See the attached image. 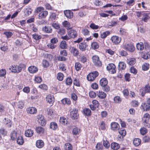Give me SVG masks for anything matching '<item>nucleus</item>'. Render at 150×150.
Listing matches in <instances>:
<instances>
[{"label":"nucleus","mask_w":150,"mask_h":150,"mask_svg":"<svg viewBox=\"0 0 150 150\" xmlns=\"http://www.w3.org/2000/svg\"><path fill=\"white\" fill-rule=\"evenodd\" d=\"M97 94L99 98L101 99L105 98L106 96V94L102 91H97Z\"/></svg>","instance_id":"23"},{"label":"nucleus","mask_w":150,"mask_h":150,"mask_svg":"<svg viewBox=\"0 0 150 150\" xmlns=\"http://www.w3.org/2000/svg\"><path fill=\"white\" fill-rule=\"evenodd\" d=\"M140 132L142 135H144L147 132V130L146 128L143 127L140 129Z\"/></svg>","instance_id":"54"},{"label":"nucleus","mask_w":150,"mask_h":150,"mask_svg":"<svg viewBox=\"0 0 150 150\" xmlns=\"http://www.w3.org/2000/svg\"><path fill=\"white\" fill-rule=\"evenodd\" d=\"M60 47L62 49H66L67 47L66 42L65 41H62L60 45Z\"/></svg>","instance_id":"39"},{"label":"nucleus","mask_w":150,"mask_h":150,"mask_svg":"<svg viewBox=\"0 0 150 150\" xmlns=\"http://www.w3.org/2000/svg\"><path fill=\"white\" fill-rule=\"evenodd\" d=\"M33 38L36 40H38L42 38V36L36 34H34L32 35Z\"/></svg>","instance_id":"45"},{"label":"nucleus","mask_w":150,"mask_h":150,"mask_svg":"<svg viewBox=\"0 0 150 150\" xmlns=\"http://www.w3.org/2000/svg\"><path fill=\"white\" fill-rule=\"evenodd\" d=\"M88 47V45L85 42L81 43L79 44V48L82 51L86 50V48Z\"/></svg>","instance_id":"19"},{"label":"nucleus","mask_w":150,"mask_h":150,"mask_svg":"<svg viewBox=\"0 0 150 150\" xmlns=\"http://www.w3.org/2000/svg\"><path fill=\"white\" fill-rule=\"evenodd\" d=\"M39 87L43 90H46L47 88V86L44 84H42L40 85L39 86Z\"/></svg>","instance_id":"59"},{"label":"nucleus","mask_w":150,"mask_h":150,"mask_svg":"<svg viewBox=\"0 0 150 150\" xmlns=\"http://www.w3.org/2000/svg\"><path fill=\"white\" fill-rule=\"evenodd\" d=\"M141 142V140L139 139L135 138L133 140V143L136 146H138Z\"/></svg>","instance_id":"37"},{"label":"nucleus","mask_w":150,"mask_h":150,"mask_svg":"<svg viewBox=\"0 0 150 150\" xmlns=\"http://www.w3.org/2000/svg\"><path fill=\"white\" fill-rule=\"evenodd\" d=\"M110 33V32L109 31H106L101 33L100 37L102 38H105L109 35Z\"/></svg>","instance_id":"34"},{"label":"nucleus","mask_w":150,"mask_h":150,"mask_svg":"<svg viewBox=\"0 0 150 150\" xmlns=\"http://www.w3.org/2000/svg\"><path fill=\"white\" fill-rule=\"evenodd\" d=\"M64 13L66 17L69 18H71L73 17V13L70 10H65Z\"/></svg>","instance_id":"14"},{"label":"nucleus","mask_w":150,"mask_h":150,"mask_svg":"<svg viewBox=\"0 0 150 150\" xmlns=\"http://www.w3.org/2000/svg\"><path fill=\"white\" fill-rule=\"evenodd\" d=\"M43 31L47 33H50L52 31V30L51 27L49 26H45L42 28Z\"/></svg>","instance_id":"24"},{"label":"nucleus","mask_w":150,"mask_h":150,"mask_svg":"<svg viewBox=\"0 0 150 150\" xmlns=\"http://www.w3.org/2000/svg\"><path fill=\"white\" fill-rule=\"evenodd\" d=\"M144 46L145 49H149V46L147 43H144V45L142 42L138 43L137 44V48L139 50H142L144 48Z\"/></svg>","instance_id":"2"},{"label":"nucleus","mask_w":150,"mask_h":150,"mask_svg":"<svg viewBox=\"0 0 150 150\" xmlns=\"http://www.w3.org/2000/svg\"><path fill=\"white\" fill-rule=\"evenodd\" d=\"M17 143L19 145H22L24 143V141L23 137L21 136L18 137L17 140Z\"/></svg>","instance_id":"32"},{"label":"nucleus","mask_w":150,"mask_h":150,"mask_svg":"<svg viewBox=\"0 0 150 150\" xmlns=\"http://www.w3.org/2000/svg\"><path fill=\"white\" fill-rule=\"evenodd\" d=\"M61 102L64 105L65 104L70 105L71 104V101L70 99L67 98H65L62 99L61 100Z\"/></svg>","instance_id":"26"},{"label":"nucleus","mask_w":150,"mask_h":150,"mask_svg":"<svg viewBox=\"0 0 150 150\" xmlns=\"http://www.w3.org/2000/svg\"><path fill=\"white\" fill-rule=\"evenodd\" d=\"M71 52L74 56L76 57L79 54V52L76 48L73 47L71 48Z\"/></svg>","instance_id":"29"},{"label":"nucleus","mask_w":150,"mask_h":150,"mask_svg":"<svg viewBox=\"0 0 150 150\" xmlns=\"http://www.w3.org/2000/svg\"><path fill=\"white\" fill-rule=\"evenodd\" d=\"M47 46L50 49H53L54 48L56 47V46L51 42L50 43L47 45Z\"/></svg>","instance_id":"64"},{"label":"nucleus","mask_w":150,"mask_h":150,"mask_svg":"<svg viewBox=\"0 0 150 150\" xmlns=\"http://www.w3.org/2000/svg\"><path fill=\"white\" fill-rule=\"evenodd\" d=\"M119 54L120 55L122 56H126L127 55V53L126 51L122 50L119 52Z\"/></svg>","instance_id":"58"},{"label":"nucleus","mask_w":150,"mask_h":150,"mask_svg":"<svg viewBox=\"0 0 150 150\" xmlns=\"http://www.w3.org/2000/svg\"><path fill=\"white\" fill-rule=\"evenodd\" d=\"M124 49L131 52H133L135 50V47L133 44L128 43L125 44L123 46Z\"/></svg>","instance_id":"5"},{"label":"nucleus","mask_w":150,"mask_h":150,"mask_svg":"<svg viewBox=\"0 0 150 150\" xmlns=\"http://www.w3.org/2000/svg\"><path fill=\"white\" fill-rule=\"evenodd\" d=\"M18 108L22 109L24 106V103L22 101H19L18 102Z\"/></svg>","instance_id":"57"},{"label":"nucleus","mask_w":150,"mask_h":150,"mask_svg":"<svg viewBox=\"0 0 150 150\" xmlns=\"http://www.w3.org/2000/svg\"><path fill=\"white\" fill-rule=\"evenodd\" d=\"M105 52L111 55H113L115 54V52L112 50L111 49L106 50Z\"/></svg>","instance_id":"56"},{"label":"nucleus","mask_w":150,"mask_h":150,"mask_svg":"<svg viewBox=\"0 0 150 150\" xmlns=\"http://www.w3.org/2000/svg\"><path fill=\"white\" fill-rule=\"evenodd\" d=\"M92 47L93 49H97L99 47L98 44L96 42H93L91 44Z\"/></svg>","instance_id":"47"},{"label":"nucleus","mask_w":150,"mask_h":150,"mask_svg":"<svg viewBox=\"0 0 150 150\" xmlns=\"http://www.w3.org/2000/svg\"><path fill=\"white\" fill-rule=\"evenodd\" d=\"M70 117L73 119H77L79 117L77 109H73L70 112Z\"/></svg>","instance_id":"8"},{"label":"nucleus","mask_w":150,"mask_h":150,"mask_svg":"<svg viewBox=\"0 0 150 150\" xmlns=\"http://www.w3.org/2000/svg\"><path fill=\"white\" fill-rule=\"evenodd\" d=\"M68 34L70 38H74L77 37V33L75 30L72 29L68 32Z\"/></svg>","instance_id":"11"},{"label":"nucleus","mask_w":150,"mask_h":150,"mask_svg":"<svg viewBox=\"0 0 150 150\" xmlns=\"http://www.w3.org/2000/svg\"><path fill=\"white\" fill-rule=\"evenodd\" d=\"M142 16L143 17L142 18V20L145 22H147L150 18L149 13H144L142 14Z\"/></svg>","instance_id":"21"},{"label":"nucleus","mask_w":150,"mask_h":150,"mask_svg":"<svg viewBox=\"0 0 150 150\" xmlns=\"http://www.w3.org/2000/svg\"><path fill=\"white\" fill-rule=\"evenodd\" d=\"M46 100L50 104H53L54 101V98L52 96L48 95L46 97Z\"/></svg>","instance_id":"15"},{"label":"nucleus","mask_w":150,"mask_h":150,"mask_svg":"<svg viewBox=\"0 0 150 150\" xmlns=\"http://www.w3.org/2000/svg\"><path fill=\"white\" fill-rule=\"evenodd\" d=\"M0 133L3 136H5L7 134V131L4 128L0 129Z\"/></svg>","instance_id":"53"},{"label":"nucleus","mask_w":150,"mask_h":150,"mask_svg":"<svg viewBox=\"0 0 150 150\" xmlns=\"http://www.w3.org/2000/svg\"><path fill=\"white\" fill-rule=\"evenodd\" d=\"M98 75V73L97 71H94L90 73L87 76V78L90 81H93Z\"/></svg>","instance_id":"3"},{"label":"nucleus","mask_w":150,"mask_h":150,"mask_svg":"<svg viewBox=\"0 0 150 150\" xmlns=\"http://www.w3.org/2000/svg\"><path fill=\"white\" fill-rule=\"evenodd\" d=\"M27 112L29 114H34L37 112V109L34 107H29L26 109Z\"/></svg>","instance_id":"12"},{"label":"nucleus","mask_w":150,"mask_h":150,"mask_svg":"<svg viewBox=\"0 0 150 150\" xmlns=\"http://www.w3.org/2000/svg\"><path fill=\"white\" fill-rule=\"evenodd\" d=\"M83 113L85 115L87 116H90L91 114V110L88 108H85L84 109Z\"/></svg>","instance_id":"38"},{"label":"nucleus","mask_w":150,"mask_h":150,"mask_svg":"<svg viewBox=\"0 0 150 150\" xmlns=\"http://www.w3.org/2000/svg\"><path fill=\"white\" fill-rule=\"evenodd\" d=\"M113 100L116 103H120L122 101L121 98L117 96L115 97Z\"/></svg>","instance_id":"46"},{"label":"nucleus","mask_w":150,"mask_h":150,"mask_svg":"<svg viewBox=\"0 0 150 150\" xmlns=\"http://www.w3.org/2000/svg\"><path fill=\"white\" fill-rule=\"evenodd\" d=\"M48 14V11H43L39 13L38 16L39 19H42L45 18Z\"/></svg>","instance_id":"16"},{"label":"nucleus","mask_w":150,"mask_h":150,"mask_svg":"<svg viewBox=\"0 0 150 150\" xmlns=\"http://www.w3.org/2000/svg\"><path fill=\"white\" fill-rule=\"evenodd\" d=\"M75 67L77 71H79L82 67V66L80 63L77 62L75 64Z\"/></svg>","instance_id":"33"},{"label":"nucleus","mask_w":150,"mask_h":150,"mask_svg":"<svg viewBox=\"0 0 150 150\" xmlns=\"http://www.w3.org/2000/svg\"><path fill=\"white\" fill-rule=\"evenodd\" d=\"M150 118V115L148 113L145 114L142 118L143 124L144 126L146 127H149L150 125L149 122Z\"/></svg>","instance_id":"1"},{"label":"nucleus","mask_w":150,"mask_h":150,"mask_svg":"<svg viewBox=\"0 0 150 150\" xmlns=\"http://www.w3.org/2000/svg\"><path fill=\"white\" fill-rule=\"evenodd\" d=\"M141 106L144 111H147L150 110V104L149 103H143Z\"/></svg>","instance_id":"18"},{"label":"nucleus","mask_w":150,"mask_h":150,"mask_svg":"<svg viewBox=\"0 0 150 150\" xmlns=\"http://www.w3.org/2000/svg\"><path fill=\"white\" fill-rule=\"evenodd\" d=\"M92 61L94 65L97 67H100L102 64L99 59V57L97 55L93 56L92 57Z\"/></svg>","instance_id":"4"},{"label":"nucleus","mask_w":150,"mask_h":150,"mask_svg":"<svg viewBox=\"0 0 150 150\" xmlns=\"http://www.w3.org/2000/svg\"><path fill=\"white\" fill-rule=\"evenodd\" d=\"M108 81L106 78H103L100 81V85L101 87H104L108 84Z\"/></svg>","instance_id":"17"},{"label":"nucleus","mask_w":150,"mask_h":150,"mask_svg":"<svg viewBox=\"0 0 150 150\" xmlns=\"http://www.w3.org/2000/svg\"><path fill=\"white\" fill-rule=\"evenodd\" d=\"M35 130L37 132L40 134L43 133L44 132V128L41 127H37Z\"/></svg>","instance_id":"36"},{"label":"nucleus","mask_w":150,"mask_h":150,"mask_svg":"<svg viewBox=\"0 0 150 150\" xmlns=\"http://www.w3.org/2000/svg\"><path fill=\"white\" fill-rule=\"evenodd\" d=\"M50 127L53 130H56L57 128V124L56 122H52L50 124Z\"/></svg>","instance_id":"35"},{"label":"nucleus","mask_w":150,"mask_h":150,"mask_svg":"<svg viewBox=\"0 0 150 150\" xmlns=\"http://www.w3.org/2000/svg\"><path fill=\"white\" fill-rule=\"evenodd\" d=\"M119 133L122 136H124L126 134V131L124 129H121L119 131Z\"/></svg>","instance_id":"48"},{"label":"nucleus","mask_w":150,"mask_h":150,"mask_svg":"<svg viewBox=\"0 0 150 150\" xmlns=\"http://www.w3.org/2000/svg\"><path fill=\"white\" fill-rule=\"evenodd\" d=\"M67 85H70L72 83V80L71 79L70 77H68L67 78L66 81Z\"/></svg>","instance_id":"62"},{"label":"nucleus","mask_w":150,"mask_h":150,"mask_svg":"<svg viewBox=\"0 0 150 150\" xmlns=\"http://www.w3.org/2000/svg\"><path fill=\"white\" fill-rule=\"evenodd\" d=\"M4 33L6 35L7 38H10L13 35L12 33L10 32H5Z\"/></svg>","instance_id":"61"},{"label":"nucleus","mask_w":150,"mask_h":150,"mask_svg":"<svg viewBox=\"0 0 150 150\" xmlns=\"http://www.w3.org/2000/svg\"><path fill=\"white\" fill-rule=\"evenodd\" d=\"M59 122L62 124L64 125L67 124V120L64 117H62L60 118Z\"/></svg>","instance_id":"44"},{"label":"nucleus","mask_w":150,"mask_h":150,"mask_svg":"<svg viewBox=\"0 0 150 150\" xmlns=\"http://www.w3.org/2000/svg\"><path fill=\"white\" fill-rule=\"evenodd\" d=\"M149 64L148 63H145L142 66V69L144 71L148 70L149 68Z\"/></svg>","instance_id":"43"},{"label":"nucleus","mask_w":150,"mask_h":150,"mask_svg":"<svg viewBox=\"0 0 150 150\" xmlns=\"http://www.w3.org/2000/svg\"><path fill=\"white\" fill-rule=\"evenodd\" d=\"M102 87L103 90L105 92L109 91L110 90V88L109 86H108L107 84L106 86H104V87Z\"/></svg>","instance_id":"55"},{"label":"nucleus","mask_w":150,"mask_h":150,"mask_svg":"<svg viewBox=\"0 0 150 150\" xmlns=\"http://www.w3.org/2000/svg\"><path fill=\"white\" fill-rule=\"evenodd\" d=\"M128 64L131 65H133L135 63V59L134 58H132L128 60Z\"/></svg>","instance_id":"40"},{"label":"nucleus","mask_w":150,"mask_h":150,"mask_svg":"<svg viewBox=\"0 0 150 150\" xmlns=\"http://www.w3.org/2000/svg\"><path fill=\"white\" fill-rule=\"evenodd\" d=\"M96 148L98 150H102L103 149V146L101 144L99 143L97 144Z\"/></svg>","instance_id":"50"},{"label":"nucleus","mask_w":150,"mask_h":150,"mask_svg":"<svg viewBox=\"0 0 150 150\" xmlns=\"http://www.w3.org/2000/svg\"><path fill=\"white\" fill-rule=\"evenodd\" d=\"M103 145L106 148H108L110 146L109 142L107 140H103Z\"/></svg>","instance_id":"42"},{"label":"nucleus","mask_w":150,"mask_h":150,"mask_svg":"<svg viewBox=\"0 0 150 150\" xmlns=\"http://www.w3.org/2000/svg\"><path fill=\"white\" fill-rule=\"evenodd\" d=\"M111 129L113 131L119 130L120 126L118 124L115 122H112L111 124Z\"/></svg>","instance_id":"13"},{"label":"nucleus","mask_w":150,"mask_h":150,"mask_svg":"<svg viewBox=\"0 0 150 150\" xmlns=\"http://www.w3.org/2000/svg\"><path fill=\"white\" fill-rule=\"evenodd\" d=\"M90 27L93 29H97L99 28V26L96 25L95 24L92 23L90 25Z\"/></svg>","instance_id":"60"},{"label":"nucleus","mask_w":150,"mask_h":150,"mask_svg":"<svg viewBox=\"0 0 150 150\" xmlns=\"http://www.w3.org/2000/svg\"><path fill=\"white\" fill-rule=\"evenodd\" d=\"M64 75L63 74L60 73H58L57 74V79L59 81H61L63 80Z\"/></svg>","instance_id":"49"},{"label":"nucleus","mask_w":150,"mask_h":150,"mask_svg":"<svg viewBox=\"0 0 150 150\" xmlns=\"http://www.w3.org/2000/svg\"><path fill=\"white\" fill-rule=\"evenodd\" d=\"M28 70L30 73H34L37 72L38 70L36 67L34 66H31L29 67Z\"/></svg>","instance_id":"22"},{"label":"nucleus","mask_w":150,"mask_h":150,"mask_svg":"<svg viewBox=\"0 0 150 150\" xmlns=\"http://www.w3.org/2000/svg\"><path fill=\"white\" fill-rule=\"evenodd\" d=\"M80 130L76 127L74 128L72 131V133L74 135H76L80 132Z\"/></svg>","instance_id":"52"},{"label":"nucleus","mask_w":150,"mask_h":150,"mask_svg":"<svg viewBox=\"0 0 150 150\" xmlns=\"http://www.w3.org/2000/svg\"><path fill=\"white\" fill-rule=\"evenodd\" d=\"M65 150H72V146L69 143H66L64 146Z\"/></svg>","instance_id":"31"},{"label":"nucleus","mask_w":150,"mask_h":150,"mask_svg":"<svg viewBox=\"0 0 150 150\" xmlns=\"http://www.w3.org/2000/svg\"><path fill=\"white\" fill-rule=\"evenodd\" d=\"M118 67L119 69L124 70L126 67V64L123 62H120L119 63Z\"/></svg>","instance_id":"30"},{"label":"nucleus","mask_w":150,"mask_h":150,"mask_svg":"<svg viewBox=\"0 0 150 150\" xmlns=\"http://www.w3.org/2000/svg\"><path fill=\"white\" fill-rule=\"evenodd\" d=\"M111 40L112 42L115 45L119 44L121 41V38L117 36H113L112 37Z\"/></svg>","instance_id":"9"},{"label":"nucleus","mask_w":150,"mask_h":150,"mask_svg":"<svg viewBox=\"0 0 150 150\" xmlns=\"http://www.w3.org/2000/svg\"><path fill=\"white\" fill-rule=\"evenodd\" d=\"M6 74V71L5 69H2L0 70V76L3 77Z\"/></svg>","instance_id":"51"},{"label":"nucleus","mask_w":150,"mask_h":150,"mask_svg":"<svg viewBox=\"0 0 150 150\" xmlns=\"http://www.w3.org/2000/svg\"><path fill=\"white\" fill-rule=\"evenodd\" d=\"M17 136V132L15 131H13L11 132L10 137L12 140H14L16 139Z\"/></svg>","instance_id":"28"},{"label":"nucleus","mask_w":150,"mask_h":150,"mask_svg":"<svg viewBox=\"0 0 150 150\" xmlns=\"http://www.w3.org/2000/svg\"><path fill=\"white\" fill-rule=\"evenodd\" d=\"M44 145L43 141L41 140H37L36 143V146L39 148L42 147Z\"/></svg>","instance_id":"20"},{"label":"nucleus","mask_w":150,"mask_h":150,"mask_svg":"<svg viewBox=\"0 0 150 150\" xmlns=\"http://www.w3.org/2000/svg\"><path fill=\"white\" fill-rule=\"evenodd\" d=\"M11 68H12L11 71L14 73H19L21 72L22 70V68L21 65H20L18 66L15 65L12 66L11 68H10V70H11Z\"/></svg>","instance_id":"6"},{"label":"nucleus","mask_w":150,"mask_h":150,"mask_svg":"<svg viewBox=\"0 0 150 150\" xmlns=\"http://www.w3.org/2000/svg\"><path fill=\"white\" fill-rule=\"evenodd\" d=\"M44 10V8L42 6H40L37 7L36 8L35 10V13H38L42 12Z\"/></svg>","instance_id":"41"},{"label":"nucleus","mask_w":150,"mask_h":150,"mask_svg":"<svg viewBox=\"0 0 150 150\" xmlns=\"http://www.w3.org/2000/svg\"><path fill=\"white\" fill-rule=\"evenodd\" d=\"M33 130L31 129H28L25 131V134L26 137H30L33 136Z\"/></svg>","instance_id":"25"},{"label":"nucleus","mask_w":150,"mask_h":150,"mask_svg":"<svg viewBox=\"0 0 150 150\" xmlns=\"http://www.w3.org/2000/svg\"><path fill=\"white\" fill-rule=\"evenodd\" d=\"M111 147L113 149L117 150L119 148L120 146L117 143L114 142L111 144Z\"/></svg>","instance_id":"27"},{"label":"nucleus","mask_w":150,"mask_h":150,"mask_svg":"<svg viewBox=\"0 0 150 150\" xmlns=\"http://www.w3.org/2000/svg\"><path fill=\"white\" fill-rule=\"evenodd\" d=\"M140 92L142 96H144L146 93H150V86L149 84H147L146 85L144 89L140 90Z\"/></svg>","instance_id":"10"},{"label":"nucleus","mask_w":150,"mask_h":150,"mask_svg":"<svg viewBox=\"0 0 150 150\" xmlns=\"http://www.w3.org/2000/svg\"><path fill=\"white\" fill-rule=\"evenodd\" d=\"M130 70L131 72L134 74H136L137 73V70L134 67H131Z\"/></svg>","instance_id":"63"},{"label":"nucleus","mask_w":150,"mask_h":150,"mask_svg":"<svg viewBox=\"0 0 150 150\" xmlns=\"http://www.w3.org/2000/svg\"><path fill=\"white\" fill-rule=\"evenodd\" d=\"M107 69L112 74L116 73L115 66L112 63L110 64L107 67Z\"/></svg>","instance_id":"7"}]
</instances>
